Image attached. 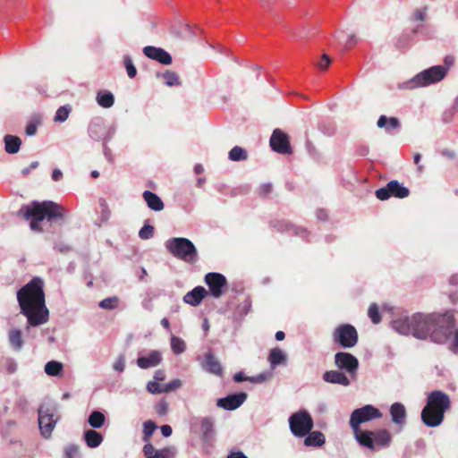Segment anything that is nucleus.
<instances>
[{
  "mask_svg": "<svg viewBox=\"0 0 458 458\" xmlns=\"http://www.w3.org/2000/svg\"><path fill=\"white\" fill-rule=\"evenodd\" d=\"M358 43V38L354 33L348 35V39L345 42V47L351 48Z\"/></svg>",
  "mask_w": 458,
  "mask_h": 458,
  "instance_id": "51",
  "label": "nucleus"
},
{
  "mask_svg": "<svg viewBox=\"0 0 458 458\" xmlns=\"http://www.w3.org/2000/svg\"><path fill=\"white\" fill-rule=\"evenodd\" d=\"M410 40L411 38L408 35H403L397 39L395 46L399 49L404 48L409 44Z\"/></svg>",
  "mask_w": 458,
  "mask_h": 458,
  "instance_id": "49",
  "label": "nucleus"
},
{
  "mask_svg": "<svg viewBox=\"0 0 458 458\" xmlns=\"http://www.w3.org/2000/svg\"><path fill=\"white\" fill-rule=\"evenodd\" d=\"M375 195L379 200H386L391 197L404 199L410 195V190L397 180H393L385 187L377 189Z\"/></svg>",
  "mask_w": 458,
  "mask_h": 458,
  "instance_id": "10",
  "label": "nucleus"
},
{
  "mask_svg": "<svg viewBox=\"0 0 458 458\" xmlns=\"http://www.w3.org/2000/svg\"><path fill=\"white\" fill-rule=\"evenodd\" d=\"M390 413L394 423L403 426L406 417V410L401 403H394L390 407Z\"/></svg>",
  "mask_w": 458,
  "mask_h": 458,
  "instance_id": "24",
  "label": "nucleus"
},
{
  "mask_svg": "<svg viewBox=\"0 0 458 458\" xmlns=\"http://www.w3.org/2000/svg\"><path fill=\"white\" fill-rule=\"evenodd\" d=\"M165 247L174 257L182 261L195 263L198 260L197 249L187 238H172L165 242Z\"/></svg>",
  "mask_w": 458,
  "mask_h": 458,
  "instance_id": "4",
  "label": "nucleus"
},
{
  "mask_svg": "<svg viewBox=\"0 0 458 458\" xmlns=\"http://www.w3.org/2000/svg\"><path fill=\"white\" fill-rule=\"evenodd\" d=\"M119 299L117 296L108 297L99 302V307L104 310H114L118 306Z\"/></svg>",
  "mask_w": 458,
  "mask_h": 458,
  "instance_id": "40",
  "label": "nucleus"
},
{
  "mask_svg": "<svg viewBox=\"0 0 458 458\" xmlns=\"http://www.w3.org/2000/svg\"><path fill=\"white\" fill-rule=\"evenodd\" d=\"M63 177V173L59 169H54L52 173V179L55 182L61 180Z\"/></svg>",
  "mask_w": 458,
  "mask_h": 458,
  "instance_id": "61",
  "label": "nucleus"
},
{
  "mask_svg": "<svg viewBox=\"0 0 458 458\" xmlns=\"http://www.w3.org/2000/svg\"><path fill=\"white\" fill-rule=\"evenodd\" d=\"M202 369L216 377H223L224 369L217 358L211 352L206 353L201 362Z\"/></svg>",
  "mask_w": 458,
  "mask_h": 458,
  "instance_id": "17",
  "label": "nucleus"
},
{
  "mask_svg": "<svg viewBox=\"0 0 458 458\" xmlns=\"http://www.w3.org/2000/svg\"><path fill=\"white\" fill-rule=\"evenodd\" d=\"M451 407V401L445 393L440 390L432 391L427 399V404L424 408L437 410L445 413Z\"/></svg>",
  "mask_w": 458,
  "mask_h": 458,
  "instance_id": "13",
  "label": "nucleus"
},
{
  "mask_svg": "<svg viewBox=\"0 0 458 458\" xmlns=\"http://www.w3.org/2000/svg\"><path fill=\"white\" fill-rule=\"evenodd\" d=\"M227 458H248L242 452H233L231 453Z\"/></svg>",
  "mask_w": 458,
  "mask_h": 458,
  "instance_id": "63",
  "label": "nucleus"
},
{
  "mask_svg": "<svg viewBox=\"0 0 458 458\" xmlns=\"http://www.w3.org/2000/svg\"><path fill=\"white\" fill-rule=\"evenodd\" d=\"M330 64V57L327 55L324 54L321 56L320 60L318 63H316V65L321 70H327Z\"/></svg>",
  "mask_w": 458,
  "mask_h": 458,
  "instance_id": "47",
  "label": "nucleus"
},
{
  "mask_svg": "<svg viewBox=\"0 0 458 458\" xmlns=\"http://www.w3.org/2000/svg\"><path fill=\"white\" fill-rule=\"evenodd\" d=\"M63 370V364L59 361L51 360L45 366V372L48 376H58Z\"/></svg>",
  "mask_w": 458,
  "mask_h": 458,
  "instance_id": "36",
  "label": "nucleus"
},
{
  "mask_svg": "<svg viewBox=\"0 0 458 458\" xmlns=\"http://www.w3.org/2000/svg\"><path fill=\"white\" fill-rule=\"evenodd\" d=\"M228 157L232 161H243L247 159L248 154L242 147L235 146L229 151Z\"/></svg>",
  "mask_w": 458,
  "mask_h": 458,
  "instance_id": "35",
  "label": "nucleus"
},
{
  "mask_svg": "<svg viewBox=\"0 0 458 458\" xmlns=\"http://www.w3.org/2000/svg\"><path fill=\"white\" fill-rule=\"evenodd\" d=\"M332 337L334 342L343 348L354 347L359 339L356 328L351 324H342L338 326L334 330Z\"/></svg>",
  "mask_w": 458,
  "mask_h": 458,
  "instance_id": "9",
  "label": "nucleus"
},
{
  "mask_svg": "<svg viewBox=\"0 0 458 458\" xmlns=\"http://www.w3.org/2000/svg\"><path fill=\"white\" fill-rule=\"evenodd\" d=\"M44 282L34 277L17 292L21 313L27 317L30 326L36 327L48 320L49 311L46 307Z\"/></svg>",
  "mask_w": 458,
  "mask_h": 458,
  "instance_id": "2",
  "label": "nucleus"
},
{
  "mask_svg": "<svg viewBox=\"0 0 458 458\" xmlns=\"http://www.w3.org/2000/svg\"><path fill=\"white\" fill-rule=\"evenodd\" d=\"M335 364L340 370L354 376L359 367L358 359L349 352H339L335 355Z\"/></svg>",
  "mask_w": 458,
  "mask_h": 458,
  "instance_id": "15",
  "label": "nucleus"
},
{
  "mask_svg": "<svg viewBox=\"0 0 458 458\" xmlns=\"http://www.w3.org/2000/svg\"><path fill=\"white\" fill-rule=\"evenodd\" d=\"M56 421L57 417L52 408L41 406L38 409V426L44 437L48 438L51 436Z\"/></svg>",
  "mask_w": 458,
  "mask_h": 458,
  "instance_id": "11",
  "label": "nucleus"
},
{
  "mask_svg": "<svg viewBox=\"0 0 458 458\" xmlns=\"http://www.w3.org/2000/svg\"><path fill=\"white\" fill-rule=\"evenodd\" d=\"M9 342L12 347L17 351L21 350L23 345L21 331L19 329H12L8 335Z\"/></svg>",
  "mask_w": 458,
  "mask_h": 458,
  "instance_id": "31",
  "label": "nucleus"
},
{
  "mask_svg": "<svg viewBox=\"0 0 458 458\" xmlns=\"http://www.w3.org/2000/svg\"><path fill=\"white\" fill-rule=\"evenodd\" d=\"M157 76H161L165 81V84L168 87L179 86L182 84L178 74L174 72L166 71L164 73H158Z\"/></svg>",
  "mask_w": 458,
  "mask_h": 458,
  "instance_id": "32",
  "label": "nucleus"
},
{
  "mask_svg": "<svg viewBox=\"0 0 458 458\" xmlns=\"http://www.w3.org/2000/svg\"><path fill=\"white\" fill-rule=\"evenodd\" d=\"M247 398V394L239 393L220 398L217 401V406L226 410L233 411L240 407Z\"/></svg>",
  "mask_w": 458,
  "mask_h": 458,
  "instance_id": "18",
  "label": "nucleus"
},
{
  "mask_svg": "<svg viewBox=\"0 0 458 458\" xmlns=\"http://www.w3.org/2000/svg\"><path fill=\"white\" fill-rule=\"evenodd\" d=\"M123 64L126 69L128 76L131 79L134 78L137 74V70L130 56L126 55L123 57Z\"/></svg>",
  "mask_w": 458,
  "mask_h": 458,
  "instance_id": "42",
  "label": "nucleus"
},
{
  "mask_svg": "<svg viewBox=\"0 0 458 458\" xmlns=\"http://www.w3.org/2000/svg\"><path fill=\"white\" fill-rule=\"evenodd\" d=\"M143 199L150 209L154 211H161L164 209V202L156 193L145 191L143 192Z\"/></svg>",
  "mask_w": 458,
  "mask_h": 458,
  "instance_id": "25",
  "label": "nucleus"
},
{
  "mask_svg": "<svg viewBox=\"0 0 458 458\" xmlns=\"http://www.w3.org/2000/svg\"><path fill=\"white\" fill-rule=\"evenodd\" d=\"M205 283L209 288L210 294L215 298H220L227 285L225 276L216 272L208 273L205 276Z\"/></svg>",
  "mask_w": 458,
  "mask_h": 458,
  "instance_id": "14",
  "label": "nucleus"
},
{
  "mask_svg": "<svg viewBox=\"0 0 458 458\" xmlns=\"http://www.w3.org/2000/svg\"><path fill=\"white\" fill-rule=\"evenodd\" d=\"M249 377H245L242 372H237L233 376V379L235 382H242L248 381Z\"/></svg>",
  "mask_w": 458,
  "mask_h": 458,
  "instance_id": "58",
  "label": "nucleus"
},
{
  "mask_svg": "<svg viewBox=\"0 0 458 458\" xmlns=\"http://www.w3.org/2000/svg\"><path fill=\"white\" fill-rule=\"evenodd\" d=\"M143 54L149 59L159 62L162 64H171L173 62L171 55L160 47L147 46L143 48Z\"/></svg>",
  "mask_w": 458,
  "mask_h": 458,
  "instance_id": "16",
  "label": "nucleus"
},
{
  "mask_svg": "<svg viewBox=\"0 0 458 458\" xmlns=\"http://www.w3.org/2000/svg\"><path fill=\"white\" fill-rule=\"evenodd\" d=\"M420 158H421V155L420 153L414 154L413 160H414V163L418 166V171L419 172H422L423 171V166L420 165Z\"/></svg>",
  "mask_w": 458,
  "mask_h": 458,
  "instance_id": "62",
  "label": "nucleus"
},
{
  "mask_svg": "<svg viewBox=\"0 0 458 458\" xmlns=\"http://www.w3.org/2000/svg\"><path fill=\"white\" fill-rule=\"evenodd\" d=\"M326 442L325 436L320 431H311L305 436L303 444L306 446L319 447Z\"/></svg>",
  "mask_w": 458,
  "mask_h": 458,
  "instance_id": "26",
  "label": "nucleus"
},
{
  "mask_svg": "<svg viewBox=\"0 0 458 458\" xmlns=\"http://www.w3.org/2000/svg\"><path fill=\"white\" fill-rule=\"evenodd\" d=\"M207 295L208 291L204 287L196 286L183 296V301L191 306H198Z\"/></svg>",
  "mask_w": 458,
  "mask_h": 458,
  "instance_id": "21",
  "label": "nucleus"
},
{
  "mask_svg": "<svg viewBox=\"0 0 458 458\" xmlns=\"http://www.w3.org/2000/svg\"><path fill=\"white\" fill-rule=\"evenodd\" d=\"M286 356L283 351L279 348L271 349L268 355V361L272 367H276L279 364L285 362Z\"/></svg>",
  "mask_w": 458,
  "mask_h": 458,
  "instance_id": "30",
  "label": "nucleus"
},
{
  "mask_svg": "<svg viewBox=\"0 0 458 458\" xmlns=\"http://www.w3.org/2000/svg\"><path fill=\"white\" fill-rule=\"evenodd\" d=\"M162 360L161 354L157 351H152L147 357H139L137 365L140 369H148L157 366Z\"/></svg>",
  "mask_w": 458,
  "mask_h": 458,
  "instance_id": "23",
  "label": "nucleus"
},
{
  "mask_svg": "<svg viewBox=\"0 0 458 458\" xmlns=\"http://www.w3.org/2000/svg\"><path fill=\"white\" fill-rule=\"evenodd\" d=\"M455 326V318L449 312L445 314L416 313L411 317L396 318L393 328L403 335H412L418 339H427L437 344H443L449 338Z\"/></svg>",
  "mask_w": 458,
  "mask_h": 458,
  "instance_id": "1",
  "label": "nucleus"
},
{
  "mask_svg": "<svg viewBox=\"0 0 458 458\" xmlns=\"http://www.w3.org/2000/svg\"><path fill=\"white\" fill-rule=\"evenodd\" d=\"M72 107L69 105L60 106L55 113L54 121L55 123H64L69 117Z\"/></svg>",
  "mask_w": 458,
  "mask_h": 458,
  "instance_id": "37",
  "label": "nucleus"
},
{
  "mask_svg": "<svg viewBox=\"0 0 458 458\" xmlns=\"http://www.w3.org/2000/svg\"><path fill=\"white\" fill-rule=\"evenodd\" d=\"M156 428L157 425L151 420L143 423V441L146 442V444L149 443L150 437Z\"/></svg>",
  "mask_w": 458,
  "mask_h": 458,
  "instance_id": "39",
  "label": "nucleus"
},
{
  "mask_svg": "<svg viewBox=\"0 0 458 458\" xmlns=\"http://www.w3.org/2000/svg\"><path fill=\"white\" fill-rule=\"evenodd\" d=\"M182 386V381L180 379H174L168 384L164 385V390L165 393L176 390Z\"/></svg>",
  "mask_w": 458,
  "mask_h": 458,
  "instance_id": "45",
  "label": "nucleus"
},
{
  "mask_svg": "<svg viewBox=\"0 0 458 458\" xmlns=\"http://www.w3.org/2000/svg\"><path fill=\"white\" fill-rule=\"evenodd\" d=\"M161 432L164 437H168L172 435L173 430L169 425H163L161 427Z\"/></svg>",
  "mask_w": 458,
  "mask_h": 458,
  "instance_id": "57",
  "label": "nucleus"
},
{
  "mask_svg": "<svg viewBox=\"0 0 458 458\" xmlns=\"http://www.w3.org/2000/svg\"><path fill=\"white\" fill-rule=\"evenodd\" d=\"M200 429L207 436L212 429V421L209 418H204L200 423Z\"/></svg>",
  "mask_w": 458,
  "mask_h": 458,
  "instance_id": "46",
  "label": "nucleus"
},
{
  "mask_svg": "<svg viewBox=\"0 0 458 458\" xmlns=\"http://www.w3.org/2000/svg\"><path fill=\"white\" fill-rule=\"evenodd\" d=\"M447 72V69L441 65H436L418 73L411 80L403 82L399 86L400 89H411L417 87H425L443 80Z\"/></svg>",
  "mask_w": 458,
  "mask_h": 458,
  "instance_id": "6",
  "label": "nucleus"
},
{
  "mask_svg": "<svg viewBox=\"0 0 458 458\" xmlns=\"http://www.w3.org/2000/svg\"><path fill=\"white\" fill-rule=\"evenodd\" d=\"M106 420L105 415L98 411H94L89 417L88 422L93 428H100Z\"/></svg>",
  "mask_w": 458,
  "mask_h": 458,
  "instance_id": "33",
  "label": "nucleus"
},
{
  "mask_svg": "<svg viewBox=\"0 0 458 458\" xmlns=\"http://www.w3.org/2000/svg\"><path fill=\"white\" fill-rule=\"evenodd\" d=\"M5 151L9 154H15L20 150L21 140L17 136L6 135L4 137Z\"/></svg>",
  "mask_w": 458,
  "mask_h": 458,
  "instance_id": "29",
  "label": "nucleus"
},
{
  "mask_svg": "<svg viewBox=\"0 0 458 458\" xmlns=\"http://www.w3.org/2000/svg\"><path fill=\"white\" fill-rule=\"evenodd\" d=\"M454 64V57L453 56H446L445 58V64L447 66L445 67L446 69H448L450 66H452Z\"/></svg>",
  "mask_w": 458,
  "mask_h": 458,
  "instance_id": "64",
  "label": "nucleus"
},
{
  "mask_svg": "<svg viewBox=\"0 0 458 458\" xmlns=\"http://www.w3.org/2000/svg\"><path fill=\"white\" fill-rule=\"evenodd\" d=\"M381 416L382 413L380 411L369 404L354 410L350 417V426L352 429L354 437L364 431L360 428V424L375 419H379Z\"/></svg>",
  "mask_w": 458,
  "mask_h": 458,
  "instance_id": "7",
  "label": "nucleus"
},
{
  "mask_svg": "<svg viewBox=\"0 0 458 458\" xmlns=\"http://www.w3.org/2000/svg\"><path fill=\"white\" fill-rule=\"evenodd\" d=\"M445 413L437 410L423 408L421 411V420L423 423L430 428L439 426L444 420Z\"/></svg>",
  "mask_w": 458,
  "mask_h": 458,
  "instance_id": "20",
  "label": "nucleus"
},
{
  "mask_svg": "<svg viewBox=\"0 0 458 458\" xmlns=\"http://www.w3.org/2000/svg\"><path fill=\"white\" fill-rule=\"evenodd\" d=\"M451 350L454 353H458V330L455 331V333H454V339H453Z\"/></svg>",
  "mask_w": 458,
  "mask_h": 458,
  "instance_id": "56",
  "label": "nucleus"
},
{
  "mask_svg": "<svg viewBox=\"0 0 458 458\" xmlns=\"http://www.w3.org/2000/svg\"><path fill=\"white\" fill-rule=\"evenodd\" d=\"M97 101L100 106L104 108H109L114 105V95L110 92H99L97 96Z\"/></svg>",
  "mask_w": 458,
  "mask_h": 458,
  "instance_id": "34",
  "label": "nucleus"
},
{
  "mask_svg": "<svg viewBox=\"0 0 458 458\" xmlns=\"http://www.w3.org/2000/svg\"><path fill=\"white\" fill-rule=\"evenodd\" d=\"M377 125L378 128H385L386 131L395 130L400 127V122L395 117H387L386 115H380Z\"/></svg>",
  "mask_w": 458,
  "mask_h": 458,
  "instance_id": "28",
  "label": "nucleus"
},
{
  "mask_svg": "<svg viewBox=\"0 0 458 458\" xmlns=\"http://www.w3.org/2000/svg\"><path fill=\"white\" fill-rule=\"evenodd\" d=\"M289 427L293 436L303 437L312 430L314 421L311 415L306 410H301L290 416Z\"/></svg>",
  "mask_w": 458,
  "mask_h": 458,
  "instance_id": "8",
  "label": "nucleus"
},
{
  "mask_svg": "<svg viewBox=\"0 0 458 458\" xmlns=\"http://www.w3.org/2000/svg\"><path fill=\"white\" fill-rule=\"evenodd\" d=\"M79 453V447L74 445H71L65 449V456L66 458H74Z\"/></svg>",
  "mask_w": 458,
  "mask_h": 458,
  "instance_id": "50",
  "label": "nucleus"
},
{
  "mask_svg": "<svg viewBox=\"0 0 458 458\" xmlns=\"http://www.w3.org/2000/svg\"><path fill=\"white\" fill-rule=\"evenodd\" d=\"M368 315L374 324H378L381 321L379 309L376 303L369 306Z\"/></svg>",
  "mask_w": 458,
  "mask_h": 458,
  "instance_id": "41",
  "label": "nucleus"
},
{
  "mask_svg": "<svg viewBox=\"0 0 458 458\" xmlns=\"http://www.w3.org/2000/svg\"><path fill=\"white\" fill-rule=\"evenodd\" d=\"M323 379L331 384H338L344 386L350 385V379L339 370H328L323 374Z\"/></svg>",
  "mask_w": 458,
  "mask_h": 458,
  "instance_id": "22",
  "label": "nucleus"
},
{
  "mask_svg": "<svg viewBox=\"0 0 458 458\" xmlns=\"http://www.w3.org/2000/svg\"><path fill=\"white\" fill-rule=\"evenodd\" d=\"M143 453L146 458H174L175 455L174 447H165L157 450L150 443L143 446Z\"/></svg>",
  "mask_w": 458,
  "mask_h": 458,
  "instance_id": "19",
  "label": "nucleus"
},
{
  "mask_svg": "<svg viewBox=\"0 0 458 458\" xmlns=\"http://www.w3.org/2000/svg\"><path fill=\"white\" fill-rule=\"evenodd\" d=\"M36 131H37V127L35 124L33 123H30L26 126V133L29 135V136H32L36 133Z\"/></svg>",
  "mask_w": 458,
  "mask_h": 458,
  "instance_id": "60",
  "label": "nucleus"
},
{
  "mask_svg": "<svg viewBox=\"0 0 458 458\" xmlns=\"http://www.w3.org/2000/svg\"><path fill=\"white\" fill-rule=\"evenodd\" d=\"M427 7L421 9H416L413 13V21H419L423 22L426 20Z\"/></svg>",
  "mask_w": 458,
  "mask_h": 458,
  "instance_id": "48",
  "label": "nucleus"
},
{
  "mask_svg": "<svg viewBox=\"0 0 458 458\" xmlns=\"http://www.w3.org/2000/svg\"><path fill=\"white\" fill-rule=\"evenodd\" d=\"M266 379H267V376L264 374H259L256 377H248V381L252 382V383H262Z\"/></svg>",
  "mask_w": 458,
  "mask_h": 458,
  "instance_id": "55",
  "label": "nucleus"
},
{
  "mask_svg": "<svg viewBox=\"0 0 458 458\" xmlns=\"http://www.w3.org/2000/svg\"><path fill=\"white\" fill-rule=\"evenodd\" d=\"M147 389L151 394H162L165 393L164 390V385H161L156 381H150L147 385Z\"/></svg>",
  "mask_w": 458,
  "mask_h": 458,
  "instance_id": "44",
  "label": "nucleus"
},
{
  "mask_svg": "<svg viewBox=\"0 0 458 458\" xmlns=\"http://www.w3.org/2000/svg\"><path fill=\"white\" fill-rule=\"evenodd\" d=\"M154 235V227L150 225H145L139 232V236L142 240H148Z\"/></svg>",
  "mask_w": 458,
  "mask_h": 458,
  "instance_id": "43",
  "label": "nucleus"
},
{
  "mask_svg": "<svg viewBox=\"0 0 458 458\" xmlns=\"http://www.w3.org/2000/svg\"><path fill=\"white\" fill-rule=\"evenodd\" d=\"M354 437L360 446L371 451L388 447L392 442V435L386 428L364 430Z\"/></svg>",
  "mask_w": 458,
  "mask_h": 458,
  "instance_id": "5",
  "label": "nucleus"
},
{
  "mask_svg": "<svg viewBox=\"0 0 458 458\" xmlns=\"http://www.w3.org/2000/svg\"><path fill=\"white\" fill-rule=\"evenodd\" d=\"M157 412L163 416L168 411V404L165 402L159 403L156 407Z\"/></svg>",
  "mask_w": 458,
  "mask_h": 458,
  "instance_id": "52",
  "label": "nucleus"
},
{
  "mask_svg": "<svg viewBox=\"0 0 458 458\" xmlns=\"http://www.w3.org/2000/svg\"><path fill=\"white\" fill-rule=\"evenodd\" d=\"M269 143L271 148L276 153L284 155H291L293 153L289 136L280 129L273 131Z\"/></svg>",
  "mask_w": 458,
  "mask_h": 458,
  "instance_id": "12",
  "label": "nucleus"
},
{
  "mask_svg": "<svg viewBox=\"0 0 458 458\" xmlns=\"http://www.w3.org/2000/svg\"><path fill=\"white\" fill-rule=\"evenodd\" d=\"M171 348L175 354H180L185 351L186 344L183 340L173 335L171 338Z\"/></svg>",
  "mask_w": 458,
  "mask_h": 458,
  "instance_id": "38",
  "label": "nucleus"
},
{
  "mask_svg": "<svg viewBox=\"0 0 458 458\" xmlns=\"http://www.w3.org/2000/svg\"><path fill=\"white\" fill-rule=\"evenodd\" d=\"M272 191V184L266 183L260 186L259 195L266 197Z\"/></svg>",
  "mask_w": 458,
  "mask_h": 458,
  "instance_id": "54",
  "label": "nucleus"
},
{
  "mask_svg": "<svg viewBox=\"0 0 458 458\" xmlns=\"http://www.w3.org/2000/svg\"><path fill=\"white\" fill-rule=\"evenodd\" d=\"M114 370L123 372L124 370V359L123 357H120L113 365Z\"/></svg>",
  "mask_w": 458,
  "mask_h": 458,
  "instance_id": "53",
  "label": "nucleus"
},
{
  "mask_svg": "<svg viewBox=\"0 0 458 458\" xmlns=\"http://www.w3.org/2000/svg\"><path fill=\"white\" fill-rule=\"evenodd\" d=\"M30 226L31 230L37 231V232H42V227L38 224L39 221H36L33 219H30Z\"/></svg>",
  "mask_w": 458,
  "mask_h": 458,
  "instance_id": "59",
  "label": "nucleus"
},
{
  "mask_svg": "<svg viewBox=\"0 0 458 458\" xmlns=\"http://www.w3.org/2000/svg\"><path fill=\"white\" fill-rule=\"evenodd\" d=\"M84 440L89 447L95 448L101 445L103 437L99 432L89 429L84 432Z\"/></svg>",
  "mask_w": 458,
  "mask_h": 458,
  "instance_id": "27",
  "label": "nucleus"
},
{
  "mask_svg": "<svg viewBox=\"0 0 458 458\" xmlns=\"http://www.w3.org/2000/svg\"><path fill=\"white\" fill-rule=\"evenodd\" d=\"M64 208L53 201H33L30 205L22 206L19 214L26 220L33 219L40 222L45 218L48 221L55 218L64 219Z\"/></svg>",
  "mask_w": 458,
  "mask_h": 458,
  "instance_id": "3",
  "label": "nucleus"
}]
</instances>
